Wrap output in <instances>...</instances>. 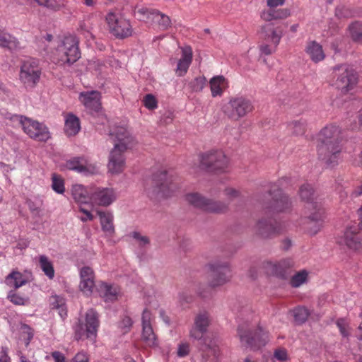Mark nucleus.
<instances>
[{"label":"nucleus","mask_w":362,"mask_h":362,"mask_svg":"<svg viewBox=\"0 0 362 362\" xmlns=\"http://www.w3.org/2000/svg\"><path fill=\"white\" fill-rule=\"evenodd\" d=\"M290 14V11L288 8L275 9L274 8H269L268 10L263 11L261 13L260 17L263 21L269 23L273 20L286 18Z\"/></svg>","instance_id":"2f4dec72"},{"label":"nucleus","mask_w":362,"mask_h":362,"mask_svg":"<svg viewBox=\"0 0 362 362\" xmlns=\"http://www.w3.org/2000/svg\"><path fill=\"white\" fill-rule=\"evenodd\" d=\"M177 177L166 170L158 171L152 176L151 184L146 188L148 196L151 199L170 196L178 187Z\"/></svg>","instance_id":"7ed1b4c3"},{"label":"nucleus","mask_w":362,"mask_h":362,"mask_svg":"<svg viewBox=\"0 0 362 362\" xmlns=\"http://www.w3.org/2000/svg\"><path fill=\"white\" fill-rule=\"evenodd\" d=\"M332 85L343 93L354 89L358 82L357 71L347 64L335 65L332 69Z\"/></svg>","instance_id":"39448f33"},{"label":"nucleus","mask_w":362,"mask_h":362,"mask_svg":"<svg viewBox=\"0 0 362 362\" xmlns=\"http://www.w3.org/2000/svg\"><path fill=\"white\" fill-rule=\"evenodd\" d=\"M225 82V78L223 76L213 77L210 80V86L213 97L221 95L223 93L221 86Z\"/></svg>","instance_id":"37998d69"},{"label":"nucleus","mask_w":362,"mask_h":362,"mask_svg":"<svg viewBox=\"0 0 362 362\" xmlns=\"http://www.w3.org/2000/svg\"><path fill=\"white\" fill-rule=\"evenodd\" d=\"M100 321L98 313L93 309L88 310L85 315L84 322L78 320L74 326V338L76 340L89 339L95 341L97 337Z\"/></svg>","instance_id":"423d86ee"},{"label":"nucleus","mask_w":362,"mask_h":362,"mask_svg":"<svg viewBox=\"0 0 362 362\" xmlns=\"http://www.w3.org/2000/svg\"><path fill=\"white\" fill-rule=\"evenodd\" d=\"M132 236L134 239L139 242L141 247L148 245L150 243L149 238L147 236H143L139 232H133L132 233Z\"/></svg>","instance_id":"5fc2aeb1"},{"label":"nucleus","mask_w":362,"mask_h":362,"mask_svg":"<svg viewBox=\"0 0 362 362\" xmlns=\"http://www.w3.org/2000/svg\"><path fill=\"white\" fill-rule=\"evenodd\" d=\"M279 103L288 106L294 114L303 113L307 107V101L303 94L300 92H289L287 95H282L279 98Z\"/></svg>","instance_id":"412c9836"},{"label":"nucleus","mask_w":362,"mask_h":362,"mask_svg":"<svg viewBox=\"0 0 362 362\" xmlns=\"http://www.w3.org/2000/svg\"><path fill=\"white\" fill-rule=\"evenodd\" d=\"M260 51L265 55H270L276 51V47L273 45L262 44L259 46Z\"/></svg>","instance_id":"bf43d9fd"},{"label":"nucleus","mask_w":362,"mask_h":362,"mask_svg":"<svg viewBox=\"0 0 362 362\" xmlns=\"http://www.w3.org/2000/svg\"><path fill=\"white\" fill-rule=\"evenodd\" d=\"M18 45L19 42L15 37L0 29V47L11 50L16 49Z\"/></svg>","instance_id":"e433bc0d"},{"label":"nucleus","mask_w":362,"mask_h":362,"mask_svg":"<svg viewBox=\"0 0 362 362\" xmlns=\"http://www.w3.org/2000/svg\"><path fill=\"white\" fill-rule=\"evenodd\" d=\"M8 299L17 305H24L28 303V298H24L16 293V291H11L8 294Z\"/></svg>","instance_id":"09e8293b"},{"label":"nucleus","mask_w":362,"mask_h":362,"mask_svg":"<svg viewBox=\"0 0 362 362\" xmlns=\"http://www.w3.org/2000/svg\"><path fill=\"white\" fill-rule=\"evenodd\" d=\"M308 273L306 270H302L293 275L291 280L290 284L293 288H298L308 280Z\"/></svg>","instance_id":"49530a36"},{"label":"nucleus","mask_w":362,"mask_h":362,"mask_svg":"<svg viewBox=\"0 0 362 362\" xmlns=\"http://www.w3.org/2000/svg\"><path fill=\"white\" fill-rule=\"evenodd\" d=\"M223 112L229 119L235 122L247 116L254 110L252 101L244 96H235L229 99L223 106Z\"/></svg>","instance_id":"6e6552de"},{"label":"nucleus","mask_w":362,"mask_h":362,"mask_svg":"<svg viewBox=\"0 0 362 362\" xmlns=\"http://www.w3.org/2000/svg\"><path fill=\"white\" fill-rule=\"evenodd\" d=\"M100 99V93L97 90L82 92L79 95V100L91 115L99 112L102 109Z\"/></svg>","instance_id":"5701e85b"},{"label":"nucleus","mask_w":362,"mask_h":362,"mask_svg":"<svg viewBox=\"0 0 362 362\" xmlns=\"http://www.w3.org/2000/svg\"><path fill=\"white\" fill-rule=\"evenodd\" d=\"M209 285L212 288L222 286L230 280V266L226 260H214L209 264Z\"/></svg>","instance_id":"f8f14e48"},{"label":"nucleus","mask_w":362,"mask_h":362,"mask_svg":"<svg viewBox=\"0 0 362 362\" xmlns=\"http://www.w3.org/2000/svg\"><path fill=\"white\" fill-rule=\"evenodd\" d=\"M52 187L54 191L59 194H63L64 192V182L62 177L56 173H53L52 175Z\"/></svg>","instance_id":"de8ad7c7"},{"label":"nucleus","mask_w":362,"mask_h":362,"mask_svg":"<svg viewBox=\"0 0 362 362\" xmlns=\"http://www.w3.org/2000/svg\"><path fill=\"white\" fill-rule=\"evenodd\" d=\"M78 39L74 35L64 37L58 49L59 63L71 66L81 57Z\"/></svg>","instance_id":"1a4fd4ad"},{"label":"nucleus","mask_w":362,"mask_h":362,"mask_svg":"<svg viewBox=\"0 0 362 362\" xmlns=\"http://www.w3.org/2000/svg\"><path fill=\"white\" fill-rule=\"evenodd\" d=\"M239 316L243 322L238 327V335L242 344L252 350L264 346L269 341L268 332L256 320L257 317L254 315L251 308H241Z\"/></svg>","instance_id":"f257e3e1"},{"label":"nucleus","mask_w":362,"mask_h":362,"mask_svg":"<svg viewBox=\"0 0 362 362\" xmlns=\"http://www.w3.org/2000/svg\"><path fill=\"white\" fill-rule=\"evenodd\" d=\"M307 127L306 120L300 118L299 119L292 120L288 124V127L292 134L295 136H302L305 133Z\"/></svg>","instance_id":"58836bf2"},{"label":"nucleus","mask_w":362,"mask_h":362,"mask_svg":"<svg viewBox=\"0 0 362 362\" xmlns=\"http://www.w3.org/2000/svg\"><path fill=\"white\" fill-rule=\"evenodd\" d=\"M192 60V51L190 47L182 48V57L179 59L175 73L178 76H184L189 67Z\"/></svg>","instance_id":"c756f323"},{"label":"nucleus","mask_w":362,"mask_h":362,"mask_svg":"<svg viewBox=\"0 0 362 362\" xmlns=\"http://www.w3.org/2000/svg\"><path fill=\"white\" fill-rule=\"evenodd\" d=\"M223 194L226 197V199L228 201V203L230 202H233L235 199H238L240 197L241 192L240 190L231 187H226L223 191Z\"/></svg>","instance_id":"8fccbe9b"},{"label":"nucleus","mask_w":362,"mask_h":362,"mask_svg":"<svg viewBox=\"0 0 362 362\" xmlns=\"http://www.w3.org/2000/svg\"><path fill=\"white\" fill-rule=\"evenodd\" d=\"M358 223H351L345 229L341 243L346 245L349 249L362 252V206L357 211Z\"/></svg>","instance_id":"9d476101"},{"label":"nucleus","mask_w":362,"mask_h":362,"mask_svg":"<svg viewBox=\"0 0 362 362\" xmlns=\"http://www.w3.org/2000/svg\"><path fill=\"white\" fill-rule=\"evenodd\" d=\"M71 194L74 199L78 203H87L90 199L87 190L81 185H74Z\"/></svg>","instance_id":"ea45409f"},{"label":"nucleus","mask_w":362,"mask_h":362,"mask_svg":"<svg viewBox=\"0 0 362 362\" xmlns=\"http://www.w3.org/2000/svg\"><path fill=\"white\" fill-rule=\"evenodd\" d=\"M295 322L298 325L304 323L310 315L309 310L305 307H297L292 310Z\"/></svg>","instance_id":"c03bdc74"},{"label":"nucleus","mask_w":362,"mask_h":362,"mask_svg":"<svg viewBox=\"0 0 362 362\" xmlns=\"http://www.w3.org/2000/svg\"><path fill=\"white\" fill-rule=\"evenodd\" d=\"M39 264L45 274L50 279L54 276V269L51 261L45 255L39 257Z\"/></svg>","instance_id":"a19ab883"},{"label":"nucleus","mask_w":362,"mask_h":362,"mask_svg":"<svg viewBox=\"0 0 362 362\" xmlns=\"http://www.w3.org/2000/svg\"><path fill=\"white\" fill-rule=\"evenodd\" d=\"M274 357L280 361H286L288 360L287 351L285 349H277L274 352Z\"/></svg>","instance_id":"6e6d98bb"},{"label":"nucleus","mask_w":362,"mask_h":362,"mask_svg":"<svg viewBox=\"0 0 362 362\" xmlns=\"http://www.w3.org/2000/svg\"><path fill=\"white\" fill-rule=\"evenodd\" d=\"M305 52L309 55L311 60L315 63L322 61L325 57V54L322 45L316 41L308 42Z\"/></svg>","instance_id":"473e14b6"},{"label":"nucleus","mask_w":362,"mask_h":362,"mask_svg":"<svg viewBox=\"0 0 362 362\" xmlns=\"http://www.w3.org/2000/svg\"><path fill=\"white\" fill-rule=\"evenodd\" d=\"M23 333L26 334V345H28L33 337V330L26 324H23L21 327Z\"/></svg>","instance_id":"13d9d810"},{"label":"nucleus","mask_w":362,"mask_h":362,"mask_svg":"<svg viewBox=\"0 0 362 362\" xmlns=\"http://www.w3.org/2000/svg\"><path fill=\"white\" fill-rule=\"evenodd\" d=\"M199 168L209 173L222 174L228 171L230 159L221 149H211L199 156Z\"/></svg>","instance_id":"20e7f679"},{"label":"nucleus","mask_w":362,"mask_h":362,"mask_svg":"<svg viewBox=\"0 0 362 362\" xmlns=\"http://www.w3.org/2000/svg\"><path fill=\"white\" fill-rule=\"evenodd\" d=\"M142 327V339L146 345L149 346H156L157 339L151 325H146Z\"/></svg>","instance_id":"79ce46f5"},{"label":"nucleus","mask_w":362,"mask_h":362,"mask_svg":"<svg viewBox=\"0 0 362 362\" xmlns=\"http://www.w3.org/2000/svg\"><path fill=\"white\" fill-rule=\"evenodd\" d=\"M341 152L339 143L319 144L317 146V155L328 167H333L338 163Z\"/></svg>","instance_id":"6ab92c4d"},{"label":"nucleus","mask_w":362,"mask_h":362,"mask_svg":"<svg viewBox=\"0 0 362 362\" xmlns=\"http://www.w3.org/2000/svg\"><path fill=\"white\" fill-rule=\"evenodd\" d=\"M133 322L129 316H124L119 323V327L123 330V332H127L132 326Z\"/></svg>","instance_id":"4d7b16f0"},{"label":"nucleus","mask_w":362,"mask_h":362,"mask_svg":"<svg viewBox=\"0 0 362 362\" xmlns=\"http://www.w3.org/2000/svg\"><path fill=\"white\" fill-rule=\"evenodd\" d=\"M319 144L341 143V129L334 124L325 127L319 134Z\"/></svg>","instance_id":"cd10ccee"},{"label":"nucleus","mask_w":362,"mask_h":362,"mask_svg":"<svg viewBox=\"0 0 362 362\" xmlns=\"http://www.w3.org/2000/svg\"><path fill=\"white\" fill-rule=\"evenodd\" d=\"M272 199L269 203L265 204L264 209L265 214H276L287 212L291 209V201L289 197L281 189H276L269 192Z\"/></svg>","instance_id":"f3484780"},{"label":"nucleus","mask_w":362,"mask_h":362,"mask_svg":"<svg viewBox=\"0 0 362 362\" xmlns=\"http://www.w3.org/2000/svg\"><path fill=\"white\" fill-rule=\"evenodd\" d=\"M312 212L302 221V226L305 231L310 235H316L322 227L325 211L321 203L311 204Z\"/></svg>","instance_id":"a211bd4d"},{"label":"nucleus","mask_w":362,"mask_h":362,"mask_svg":"<svg viewBox=\"0 0 362 362\" xmlns=\"http://www.w3.org/2000/svg\"><path fill=\"white\" fill-rule=\"evenodd\" d=\"M115 199L116 194L112 188H98L90 197L92 202L103 206L110 205Z\"/></svg>","instance_id":"a878e982"},{"label":"nucleus","mask_w":362,"mask_h":362,"mask_svg":"<svg viewBox=\"0 0 362 362\" xmlns=\"http://www.w3.org/2000/svg\"><path fill=\"white\" fill-rule=\"evenodd\" d=\"M210 324L209 315L207 313H200L194 318V326L189 332L190 337L197 339H203L200 346L202 357L205 362H216L219 355L218 346L207 338H204V334L207 332Z\"/></svg>","instance_id":"f03ea898"},{"label":"nucleus","mask_w":362,"mask_h":362,"mask_svg":"<svg viewBox=\"0 0 362 362\" xmlns=\"http://www.w3.org/2000/svg\"><path fill=\"white\" fill-rule=\"evenodd\" d=\"M293 262L290 259H282L276 263L267 262L264 264L265 272L281 279H287L291 274Z\"/></svg>","instance_id":"4be33fe9"},{"label":"nucleus","mask_w":362,"mask_h":362,"mask_svg":"<svg viewBox=\"0 0 362 362\" xmlns=\"http://www.w3.org/2000/svg\"><path fill=\"white\" fill-rule=\"evenodd\" d=\"M189 345L187 344H180L178 347L177 355L179 356H185L189 354Z\"/></svg>","instance_id":"e2e57ef3"},{"label":"nucleus","mask_w":362,"mask_h":362,"mask_svg":"<svg viewBox=\"0 0 362 362\" xmlns=\"http://www.w3.org/2000/svg\"><path fill=\"white\" fill-rule=\"evenodd\" d=\"M52 356L55 362H66L63 354L59 351H54L52 353Z\"/></svg>","instance_id":"338daca9"},{"label":"nucleus","mask_w":362,"mask_h":362,"mask_svg":"<svg viewBox=\"0 0 362 362\" xmlns=\"http://www.w3.org/2000/svg\"><path fill=\"white\" fill-rule=\"evenodd\" d=\"M351 39L356 42H362V23L356 22L349 27Z\"/></svg>","instance_id":"a18cd8bd"},{"label":"nucleus","mask_w":362,"mask_h":362,"mask_svg":"<svg viewBox=\"0 0 362 362\" xmlns=\"http://www.w3.org/2000/svg\"><path fill=\"white\" fill-rule=\"evenodd\" d=\"M110 139L114 143V147L127 151L136 144V141L131 133L124 127H116L109 133Z\"/></svg>","instance_id":"aec40b11"},{"label":"nucleus","mask_w":362,"mask_h":362,"mask_svg":"<svg viewBox=\"0 0 362 362\" xmlns=\"http://www.w3.org/2000/svg\"><path fill=\"white\" fill-rule=\"evenodd\" d=\"M206 81L204 76L197 77L189 83V86L193 91L199 92L204 88Z\"/></svg>","instance_id":"3c124183"},{"label":"nucleus","mask_w":362,"mask_h":362,"mask_svg":"<svg viewBox=\"0 0 362 362\" xmlns=\"http://www.w3.org/2000/svg\"><path fill=\"white\" fill-rule=\"evenodd\" d=\"M192 296L182 291L179 293V300L181 303H189L192 301Z\"/></svg>","instance_id":"680f3d73"},{"label":"nucleus","mask_w":362,"mask_h":362,"mask_svg":"<svg viewBox=\"0 0 362 362\" xmlns=\"http://www.w3.org/2000/svg\"><path fill=\"white\" fill-rule=\"evenodd\" d=\"M142 327L151 325V313L147 309H144L142 313Z\"/></svg>","instance_id":"052dcab7"},{"label":"nucleus","mask_w":362,"mask_h":362,"mask_svg":"<svg viewBox=\"0 0 362 362\" xmlns=\"http://www.w3.org/2000/svg\"><path fill=\"white\" fill-rule=\"evenodd\" d=\"M40 76L41 69L37 60L31 59L23 62L19 79L26 88H34L39 82Z\"/></svg>","instance_id":"4468645a"},{"label":"nucleus","mask_w":362,"mask_h":362,"mask_svg":"<svg viewBox=\"0 0 362 362\" xmlns=\"http://www.w3.org/2000/svg\"><path fill=\"white\" fill-rule=\"evenodd\" d=\"M126 151L113 147L110 151L107 168L112 174L122 173L125 166L124 153Z\"/></svg>","instance_id":"b1692460"},{"label":"nucleus","mask_w":362,"mask_h":362,"mask_svg":"<svg viewBox=\"0 0 362 362\" xmlns=\"http://www.w3.org/2000/svg\"><path fill=\"white\" fill-rule=\"evenodd\" d=\"M335 14L338 18H346L349 16V12L344 6H339L336 8Z\"/></svg>","instance_id":"69168bd1"},{"label":"nucleus","mask_w":362,"mask_h":362,"mask_svg":"<svg viewBox=\"0 0 362 362\" xmlns=\"http://www.w3.org/2000/svg\"><path fill=\"white\" fill-rule=\"evenodd\" d=\"M80 128L79 119L72 114L69 115L65 121L64 127L66 135L69 136L76 135L79 132Z\"/></svg>","instance_id":"c9c22d12"},{"label":"nucleus","mask_w":362,"mask_h":362,"mask_svg":"<svg viewBox=\"0 0 362 362\" xmlns=\"http://www.w3.org/2000/svg\"><path fill=\"white\" fill-rule=\"evenodd\" d=\"M260 33L262 37L277 47L283 36L281 27H274L272 23H266L261 26Z\"/></svg>","instance_id":"393cba45"},{"label":"nucleus","mask_w":362,"mask_h":362,"mask_svg":"<svg viewBox=\"0 0 362 362\" xmlns=\"http://www.w3.org/2000/svg\"><path fill=\"white\" fill-rule=\"evenodd\" d=\"M144 105L149 109L153 110L157 107V100L152 94H147L143 100Z\"/></svg>","instance_id":"864d4df0"},{"label":"nucleus","mask_w":362,"mask_h":362,"mask_svg":"<svg viewBox=\"0 0 362 362\" xmlns=\"http://www.w3.org/2000/svg\"><path fill=\"white\" fill-rule=\"evenodd\" d=\"M105 19L110 33L115 37L124 39L132 35L133 30L130 22L119 13L110 11Z\"/></svg>","instance_id":"9b49d317"},{"label":"nucleus","mask_w":362,"mask_h":362,"mask_svg":"<svg viewBox=\"0 0 362 362\" xmlns=\"http://www.w3.org/2000/svg\"><path fill=\"white\" fill-rule=\"evenodd\" d=\"M80 288L86 293L89 295L93 292L95 286L94 272L89 267H83L80 272Z\"/></svg>","instance_id":"c85d7f7f"},{"label":"nucleus","mask_w":362,"mask_h":362,"mask_svg":"<svg viewBox=\"0 0 362 362\" xmlns=\"http://www.w3.org/2000/svg\"><path fill=\"white\" fill-rule=\"evenodd\" d=\"M336 325L339 328L341 334L344 337H348L350 335L349 326L348 322L344 318H339L337 320Z\"/></svg>","instance_id":"603ef678"},{"label":"nucleus","mask_w":362,"mask_h":362,"mask_svg":"<svg viewBox=\"0 0 362 362\" xmlns=\"http://www.w3.org/2000/svg\"><path fill=\"white\" fill-rule=\"evenodd\" d=\"M100 298L106 303L114 302L117 299L119 289L117 286L106 283H101L98 288Z\"/></svg>","instance_id":"7c9ffc66"},{"label":"nucleus","mask_w":362,"mask_h":362,"mask_svg":"<svg viewBox=\"0 0 362 362\" xmlns=\"http://www.w3.org/2000/svg\"><path fill=\"white\" fill-rule=\"evenodd\" d=\"M254 235L262 240L272 239L281 233L279 224L269 216H262L257 219L252 227Z\"/></svg>","instance_id":"ddd939ff"},{"label":"nucleus","mask_w":362,"mask_h":362,"mask_svg":"<svg viewBox=\"0 0 362 362\" xmlns=\"http://www.w3.org/2000/svg\"><path fill=\"white\" fill-rule=\"evenodd\" d=\"M299 195L301 199L305 202L308 204L307 208L309 210L313 209L311 204L318 203L315 201V192L313 187L309 184H303L300 186L299 189Z\"/></svg>","instance_id":"72a5a7b5"},{"label":"nucleus","mask_w":362,"mask_h":362,"mask_svg":"<svg viewBox=\"0 0 362 362\" xmlns=\"http://www.w3.org/2000/svg\"><path fill=\"white\" fill-rule=\"evenodd\" d=\"M100 217V224L103 230L111 235L115 233V227L113 225V216L109 212L98 211Z\"/></svg>","instance_id":"f704fd0d"},{"label":"nucleus","mask_w":362,"mask_h":362,"mask_svg":"<svg viewBox=\"0 0 362 362\" xmlns=\"http://www.w3.org/2000/svg\"><path fill=\"white\" fill-rule=\"evenodd\" d=\"M19 123L24 132L37 141H47L50 138L47 127L42 123L21 116Z\"/></svg>","instance_id":"dca6fc26"},{"label":"nucleus","mask_w":362,"mask_h":362,"mask_svg":"<svg viewBox=\"0 0 362 362\" xmlns=\"http://www.w3.org/2000/svg\"><path fill=\"white\" fill-rule=\"evenodd\" d=\"M285 0H267V4L269 8H275L279 6H282Z\"/></svg>","instance_id":"774afa93"},{"label":"nucleus","mask_w":362,"mask_h":362,"mask_svg":"<svg viewBox=\"0 0 362 362\" xmlns=\"http://www.w3.org/2000/svg\"><path fill=\"white\" fill-rule=\"evenodd\" d=\"M65 167L68 170L84 174H94L98 172L95 165L88 163L82 157H74L67 160Z\"/></svg>","instance_id":"bb28decb"},{"label":"nucleus","mask_w":362,"mask_h":362,"mask_svg":"<svg viewBox=\"0 0 362 362\" xmlns=\"http://www.w3.org/2000/svg\"><path fill=\"white\" fill-rule=\"evenodd\" d=\"M72 362H88V357L85 353L79 352L73 358Z\"/></svg>","instance_id":"0e129e2a"},{"label":"nucleus","mask_w":362,"mask_h":362,"mask_svg":"<svg viewBox=\"0 0 362 362\" xmlns=\"http://www.w3.org/2000/svg\"><path fill=\"white\" fill-rule=\"evenodd\" d=\"M134 13L138 16L140 21L157 24L158 29L162 31L168 30L172 25L170 17L158 10L146 7L136 8Z\"/></svg>","instance_id":"2eb2a0df"},{"label":"nucleus","mask_w":362,"mask_h":362,"mask_svg":"<svg viewBox=\"0 0 362 362\" xmlns=\"http://www.w3.org/2000/svg\"><path fill=\"white\" fill-rule=\"evenodd\" d=\"M185 200L194 207L208 213L225 214L230 210L229 203L209 199L197 192L187 194L185 196Z\"/></svg>","instance_id":"0eeeda50"},{"label":"nucleus","mask_w":362,"mask_h":362,"mask_svg":"<svg viewBox=\"0 0 362 362\" xmlns=\"http://www.w3.org/2000/svg\"><path fill=\"white\" fill-rule=\"evenodd\" d=\"M5 282L10 286H13L15 289L18 288L27 283V280L23 274L18 271H13L6 277Z\"/></svg>","instance_id":"4c0bfd02"}]
</instances>
